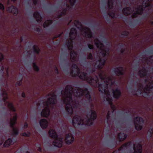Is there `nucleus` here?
Wrapping results in <instances>:
<instances>
[{"label":"nucleus","instance_id":"obj_57","mask_svg":"<svg viewBox=\"0 0 153 153\" xmlns=\"http://www.w3.org/2000/svg\"><path fill=\"white\" fill-rule=\"evenodd\" d=\"M140 88H142V85H141L140 86Z\"/></svg>","mask_w":153,"mask_h":153},{"label":"nucleus","instance_id":"obj_6","mask_svg":"<svg viewBox=\"0 0 153 153\" xmlns=\"http://www.w3.org/2000/svg\"><path fill=\"white\" fill-rule=\"evenodd\" d=\"M152 0H144L142 2V5L139 6L136 9L135 12L132 15V18L137 17V15H141L143 13V7L144 8L149 7L151 5Z\"/></svg>","mask_w":153,"mask_h":153},{"label":"nucleus","instance_id":"obj_63","mask_svg":"<svg viewBox=\"0 0 153 153\" xmlns=\"http://www.w3.org/2000/svg\"><path fill=\"white\" fill-rule=\"evenodd\" d=\"M142 94V92H141L140 93V94Z\"/></svg>","mask_w":153,"mask_h":153},{"label":"nucleus","instance_id":"obj_58","mask_svg":"<svg viewBox=\"0 0 153 153\" xmlns=\"http://www.w3.org/2000/svg\"><path fill=\"white\" fill-rule=\"evenodd\" d=\"M149 35H150V36H151V34H150V33H149Z\"/></svg>","mask_w":153,"mask_h":153},{"label":"nucleus","instance_id":"obj_29","mask_svg":"<svg viewBox=\"0 0 153 153\" xmlns=\"http://www.w3.org/2000/svg\"><path fill=\"white\" fill-rule=\"evenodd\" d=\"M113 0H108V6L109 9H111L113 7Z\"/></svg>","mask_w":153,"mask_h":153},{"label":"nucleus","instance_id":"obj_22","mask_svg":"<svg viewBox=\"0 0 153 153\" xmlns=\"http://www.w3.org/2000/svg\"><path fill=\"white\" fill-rule=\"evenodd\" d=\"M113 97L114 98H118L121 95V92L119 90L116 89L115 90H113Z\"/></svg>","mask_w":153,"mask_h":153},{"label":"nucleus","instance_id":"obj_38","mask_svg":"<svg viewBox=\"0 0 153 153\" xmlns=\"http://www.w3.org/2000/svg\"><path fill=\"white\" fill-rule=\"evenodd\" d=\"M92 58L93 57L91 53H90L89 54L88 56V59H92Z\"/></svg>","mask_w":153,"mask_h":153},{"label":"nucleus","instance_id":"obj_27","mask_svg":"<svg viewBox=\"0 0 153 153\" xmlns=\"http://www.w3.org/2000/svg\"><path fill=\"white\" fill-rule=\"evenodd\" d=\"M12 143V140L10 138H9L5 142L3 146L5 147H7L11 145Z\"/></svg>","mask_w":153,"mask_h":153},{"label":"nucleus","instance_id":"obj_42","mask_svg":"<svg viewBox=\"0 0 153 153\" xmlns=\"http://www.w3.org/2000/svg\"><path fill=\"white\" fill-rule=\"evenodd\" d=\"M0 9L1 10H4V7L1 4H0Z\"/></svg>","mask_w":153,"mask_h":153},{"label":"nucleus","instance_id":"obj_51","mask_svg":"<svg viewBox=\"0 0 153 153\" xmlns=\"http://www.w3.org/2000/svg\"><path fill=\"white\" fill-rule=\"evenodd\" d=\"M55 70L56 71V72L57 73H58V69H57V68H56L55 69Z\"/></svg>","mask_w":153,"mask_h":153},{"label":"nucleus","instance_id":"obj_8","mask_svg":"<svg viewBox=\"0 0 153 153\" xmlns=\"http://www.w3.org/2000/svg\"><path fill=\"white\" fill-rule=\"evenodd\" d=\"M77 31L74 28H72L70 30L69 33L70 38L68 40L67 45L68 50H71L73 48V40L76 37Z\"/></svg>","mask_w":153,"mask_h":153},{"label":"nucleus","instance_id":"obj_5","mask_svg":"<svg viewBox=\"0 0 153 153\" xmlns=\"http://www.w3.org/2000/svg\"><path fill=\"white\" fill-rule=\"evenodd\" d=\"M74 23L75 25L79 30L84 36L89 38H91L92 37V33L89 28L87 27H83L81 23L78 20L74 21Z\"/></svg>","mask_w":153,"mask_h":153},{"label":"nucleus","instance_id":"obj_56","mask_svg":"<svg viewBox=\"0 0 153 153\" xmlns=\"http://www.w3.org/2000/svg\"><path fill=\"white\" fill-rule=\"evenodd\" d=\"M21 41H22V37H21Z\"/></svg>","mask_w":153,"mask_h":153},{"label":"nucleus","instance_id":"obj_3","mask_svg":"<svg viewBox=\"0 0 153 153\" xmlns=\"http://www.w3.org/2000/svg\"><path fill=\"white\" fill-rule=\"evenodd\" d=\"M90 115L87 114V118L82 120L81 117L78 116H74L72 119V124L75 127L76 126L80 125L91 126L93 124V120L97 117V114L95 111L91 110Z\"/></svg>","mask_w":153,"mask_h":153},{"label":"nucleus","instance_id":"obj_26","mask_svg":"<svg viewBox=\"0 0 153 153\" xmlns=\"http://www.w3.org/2000/svg\"><path fill=\"white\" fill-rule=\"evenodd\" d=\"M5 104L7 105L8 107L10 109L11 111L13 112H15V109L12 103L7 102H5Z\"/></svg>","mask_w":153,"mask_h":153},{"label":"nucleus","instance_id":"obj_62","mask_svg":"<svg viewBox=\"0 0 153 153\" xmlns=\"http://www.w3.org/2000/svg\"><path fill=\"white\" fill-rule=\"evenodd\" d=\"M10 0H8V3L9 1Z\"/></svg>","mask_w":153,"mask_h":153},{"label":"nucleus","instance_id":"obj_61","mask_svg":"<svg viewBox=\"0 0 153 153\" xmlns=\"http://www.w3.org/2000/svg\"><path fill=\"white\" fill-rule=\"evenodd\" d=\"M26 153H30V152H27Z\"/></svg>","mask_w":153,"mask_h":153},{"label":"nucleus","instance_id":"obj_44","mask_svg":"<svg viewBox=\"0 0 153 153\" xmlns=\"http://www.w3.org/2000/svg\"><path fill=\"white\" fill-rule=\"evenodd\" d=\"M128 34V33L127 32H126V31H125V32H123L122 33V35H125V36H127Z\"/></svg>","mask_w":153,"mask_h":153},{"label":"nucleus","instance_id":"obj_54","mask_svg":"<svg viewBox=\"0 0 153 153\" xmlns=\"http://www.w3.org/2000/svg\"><path fill=\"white\" fill-rule=\"evenodd\" d=\"M62 33H61L59 35H58L57 36V37H59V36H60L61 35V34H62Z\"/></svg>","mask_w":153,"mask_h":153},{"label":"nucleus","instance_id":"obj_13","mask_svg":"<svg viewBox=\"0 0 153 153\" xmlns=\"http://www.w3.org/2000/svg\"><path fill=\"white\" fill-rule=\"evenodd\" d=\"M74 140V138L72 135L69 133L67 134L66 137L65 139V142L66 143L68 144H71L73 142Z\"/></svg>","mask_w":153,"mask_h":153},{"label":"nucleus","instance_id":"obj_41","mask_svg":"<svg viewBox=\"0 0 153 153\" xmlns=\"http://www.w3.org/2000/svg\"><path fill=\"white\" fill-rule=\"evenodd\" d=\"M88 46L89 48L90 49H93L94 48V46L93 45L89 44L88 45Z\"/></svg>","mask_w":153,"mask_h":153},{"label":"nucleus","instance_id":"obj_15","mask_svg":"<svg viewBox=\"0 0 153 153\" xmlns=\"http://www.w3.org/2000/svg\"><path fill=\"white\" fill-rule=\"evenodd\" d=\"M133 149L134 153H141L142 147L141 145L140 144H137L134 145Z\"/></svg>","mask_w":153,"mask_h":153},{"label":"nucleus","instance_id":"obj_7","mask_svg":"<svg viewBox=\"0 0 153 153\" xmlns=\"http://www.w3.org/2000/svg\"><path fill=\"white\" fill-rule=\"evenodd\" d=\"M49 136L52 138L55 139L53 141V144L55 146L60 147L62 146V138L59 139L56 132L53 129L49 130Z\"/></svg>","mask_w":153,"mask_h":153},{"label":"nucleus","instance_id":"obj_40","mask_svg":"<svg viewBox=\"0 0 153 153\" xmlns=\"http://www.w3.org/2000/svg\"><path fill=\"white\" fill-rule=\"evenodd\" d=\"M110 114L109 113V111H108V112L107 113V115H106V118H107V120H109V118L110 117Z\"/></svg>","mask_w":153,"mask_h":153},{"label":"nucleus","instance_id":"obj_34","mask_svg":"<svg viewBox=\"0 0 153 153\" xmlns=\"http://www.w3.org/2000/svg\"><path fill=\"white\" fill-rule=\"evenodd\" d=\"M147 60L151 63H153V56H150L149 58L147 59Z\"/></svg>","mask_w":153,"mask_h":153},{"label":"nucleus","instance_id":"obj_49","mask_svg":"<svg viewBox=\"0 0 153 153\" xmlns=\"http://www.w3.org/2000/svg\"><path fill=\"white\" fill-rule=\"evenodd\" d=\"M22 97H25V94L24 92H23L22 94Z\"/></svg>","mask_w":153,"mask_h":153},{"label":"nucleus","instance_id":"obj_2","mask_svg":"<svg viewBox=\"0 0 153 153\" xmlns=\"http://www.w3.org/2000/svg\"><path fill=\"white\" fill-rule=\"evenodd\" d=\"M73 88L71 85H67L64 91H61L62 95V100L63 103L66 104L65 110L69 114H72L73 113V107H76L78 103L77 100L79 97L85 95V97L90 100L91 96L89 92L86 88L84 89L79 87L76 88L73 91Z\"/></svg>","mask_w":153,"mask_h":153},{"label":"nucleus","instance_id":"obj_35","mask_svg":"<svg viewBox=\"0 0 153 153\" xmlns=\"http://www.w3.org/2000/svg\"><path fill=\"white\" fill-rule=\"evenodd\" d=\"M5 69L6 73L8 75V66L7 63H6L5 64Z\"/></svg>","mask_w":153,"mask_h":153},{"label":"nucleus","instance_id":"obj_53","mask_svg":"<svg viewBox=\"0 0 153 153\" xmlns=\"http://www.w3.org/2000/svg\"><path fill=\"white\" fill-rule=\"evenodd\" d=\"M4 66H2V68H1V70H2V71H3L4 70Z\"/></svg>","mask_w":153,"mask_h":153},{"label":"nucleus","instance_id":"obj_43","mask_svg":"<svg viewBox=\"0 0 153 153\" xmlns=\"http://www.w3.org/2000/svg\"><path fill=\"white\" fill-rule=\"evenodd\" d=\"M148 76L149 77L146 79L148 80V81L149 80L150 81V80H151L152 81H153V80L152 79H153V78H152V77H150V75H148Z\"/></svg>","mask_w":153,"mask_h":153},{"label":"nucleus","instance_id":"obj_18","mask_svg":"<svg viewBox=\"0 0 153 153\" xmlns=\"http://www.w3.org/2000/svg\"><path fill=\"white\" fill-rule=\"evenodd\" d=\"M134 11V10H132L131 8L130 7H125L123 10V13L126 16L130 14Z\"/></svg>","mask_w":153,"mask_h":153},{"label":"nucleus","instance_id":"obj_37","mask_svg":"<svg viewBox=\"0 0 153 153\" xmlns=\"http://www.w3.org/2000/svg\"><path fill=\"white\" fill-rule=\"evenodd\" d=\"M71 6L74 5L76 1V0H69Z\"/></svg>","mask_w":153,"mask_h":153},{"label":"nucleus","instance_id":"obj_39","mask_svg":"<svg viewBox=\"0 0 153 153\" xmlns=\"http://www.w3.org/2000/svg\"><path fill=\"white\" fill-rule=\"evenodd\" d=\"M4 58V56L2 54L0 53V61L1 62L2 60Z\"/></svg>","mask_w":153,"mask_h":153},{"label":"nucleus","instance_id":"obj_46","mask_svg":"<svg viewBox=\"0 0 153 153\" xmlns=\"http://www.w3.org/2000/svg\"><path fill=\"white\" fill-rule=\"evenodd\" d=\"M22 136H29V134H27L26 133H23L22 134Z\"/></svg>","mask_w":153,"mask_h":153},{"label":"nucleus","instance_id":"obj_50","mask_svg":"<svg viewBox=\"0 0 153 153\" xmlns=\"http://www.w3.org/2000/svg\"><path fill=\"white\" fill-rule=\"evenodd\" d=\"M38 150L39 151V152H41V151L42 149H41V147H39L38 148Z\"/></svg>","mask_w":153,"mask_h":153},{"label":"nucleus","instance_id":"obj_10","mask_svg":"<svg viewBox=\"0 0 153 153\" xmlns=\"http://www.w3.org/2000/svg\"><path fill=\"white\" fill-rule=\"evenodd\" d=\"M146 82L148 83L144 88L143 90L144 91V94H143V96L144 97H146V96L149 95V94L150 93L151 89L153 88V81L151 80L148 81L147 79H145Z\"/></svg>","mask_w":153,"mask_h":153},{"label":"nucleus","instance_id":"obj_16","mask_svg":"<svg viewBox=\"0 0 153 153\" xmlns=\"http://www.w3.org/2000/svg\"><path fill=\"white\" fill-rule=\"evenodd\" d=\"M105 60L104 59H100L98 61H97L95 65V66H96V65L98 64V65H97V67L98 69H101L104 65Z\"/></svg>","mask_w":153,"mask_h":153},{"label":"nucleus","instance_id":"obj_32","mask_svg":"<svg viewBox=\"0 0 153 153\" xmlns=\"http://www.w3.org/2000/svg\"><path fill=\"white\" fill-rule=\"evenodd\" d=\"M67 11V10L66 9H63L61 13L58 16V17H60L62 16L63 15H65V13Z\"/></svg>","mask_w":153,"mask_h":153},{"label":"nucleus","instance_id":"obj_30","mask_svg":"<svg viewBox=\"0 0 153 153\" xmlns=\"http://www.w3.org/2000/svg\"><path fill=\"white\" fill-rule=\"evenodd\" d=\"M33 48L34 52L37 54L39 53L40 51V50L38 47L36 45H34L33 47Z\"/></svg>","mask_w":153,"mask_h":153},{"label":"nucleus","instance_id":"obj_19","mask_svg":"<svg viewBox=\"0 0 153 153\" xmlns=\"http://www.w3.org/2000/svg\"><path fill=\"white\" fill-rule=\"evenodd\" d=\"M39 123L41 127L43 128H46L48 125V121L45 119H42L40 120Z\"/></svg>","mask_w":153,"mask_h":153},{"label":"nucleus","instance_id":"obj_59","mask_svg":"<svg viewBox=\"0 0 153 153\" xmlns=\"http://www.w3.org/2000/svg\"><path fill=\"white\" fill-rule=\"evenodd\" d=\"M13 0V1L14 2H15L16 1V0Z\"/></svg>","mask_w":153,"mask_h":153},{"label":"nucleus","instance_id":"obj_1","mask_svg":"<svg viewBox=\"0 0 153 153\" xmlns=\"http://www.w3.org/2000/svg\"><path fill=\"white\" fill-rule=\"evenodd\" d=\"M80 69L76 64H74L72 66L70 74L74 77L79 76L81 79L86 81L91 85L95 88L98 87L99 91L106 95V100L110 105L111 109L113 112L115 109V106L113 104L112 98L111 97L110 92L108 90V85L110 84L112 85V77L108 76L107 74L105 71H100L98 75L101 80L103 82L102 84L98 83V78L97 76L94 77L91 76L88 77L87 74L85 73H82L80 74Z\"/></svg>","mask_w":153,"mask_h":153},{"label":"nucleus","instance_id":"obj_11","mask_svg":"<svg viewBox=\"0 0 153 153\" xmlns=\"http://www.w3.org/2000/svg\"><path fill=\"white\" fill-rule=\"evenodd\" d=\"M143 123V120L141 117H137L134 119V123L135 128L137 130H141Z\"/></svg>","mask_w":153,"mask_h":153},{"label":"nucleus","instance_id":"obj_17","mask_svg":"<svg viewBox=\"0 0 153 153\" xmlns=\"http://www.w3.org/2000/svg\"><path fill=\"white\" fill-rule=\"evenodd\" d=\"M123 68L122 67H117L114 70V72L117 76L123 74Z\"/></svg>","mask_w":153,"mask_h":153},{"label":"nucleus","instance_id":"obj_20","mask_svg":"<svg viewBox=\"0 0 153 153\" xmlns=\"http://www.w3.org/2000/svg\"><path fill=\"white\" fill-rule=\"evenodd\" d=\"M77 56V53L74 51H72L70 53V59L71 62H74L76 61Z\"/></svg>","mask_w":153,"mask_h":153},{"label":"nucleus","instance_id":"obj_36","mask_svg":"<svg viewBox=\"0 0 153 153\" xmlns=\"http://www.w3.org/2000/svg\"><path fill=\"white\" fill-rule=\"evenodd\" d=\"M108 15L112 18H114L115 17V13L113 12L110 13L108 14Z\"/></svg>","mask_w":153,"mask_h":153},{"label":"nucleus","instance_id":"obj_48","mask_svg":"<svg viewBox=\"0 0 153 153\" xmlns=\"http://www.w3.org/2000/svg\"><path fill=\"white\" fill-rule=\"evenodd\" d=\"M27 126H28V125H27V123H25L24 124V128H26L27 127Z\"/></svg>","mask_w":153,"mask_h":153},{"label":"nucleus","instance_id":"obj_45","mask_svg":"<svg viewBox=\"0 0 153 153\" xmlns=\"http://www.w3.org/2000/svg\"><path fill=\"white\" fill-rule=\"evenodd\" d=\"M33 3L34 5H36L37 2V0H33Z\"/></svg>","mask_w":153,"mask_h":153},{"label":"nucleus","instance_id":"obj_24","mask_svg":"<svg viewBox=\"0 0 153 153\" xmlns=\"http://www.w3.org/2000/svg\"><path fill=\"white\" fill-rule=\"evenodd\" d=\"M131 144V142H128L125 143L122 145L121 147L118 149V151H120L121 150L127 149L130 146Z\"/></svg>","mask_w":153,"mask_h":153},{"label":"nucleus","instance_id":"obj_47","mask_svg":"<svg viewBox=\"0 0 153 153\" xmlns=\"http://www.w3.org/2000/svg\"><path fill=\"white\" fill-rule=\"evenodd\" d=\"M149 131L151 134H153V128L150 129L149 130Z\"/></svg>","mask_w":153,"mask_h":153},{"label":"nucleus","instance_id":"obj_55","mask_svg":"<svg viewBox=\"0 0 153 153\" xmlns=\"http://www.w3.org/2000/svg\"><path fill=\"white\" fill-rule=\"evenodd\" d=\"M151 24L152 25H153V21H152L151 22Z\"/></svg>","mask_w":153,"mask_h":153},{"label":"nucleus","instance_id":"obj_33","mask_svg":"<svg viewBox=\"0 0 153 153\" xmlns=\"http://www.w3.org/2000/svg\"><path fill=\"white\" fill-rule=\"evenodd\" d=\"M33 66L34 70L37 71L39 70V68L36 65V64L34 63H33Z\"/></svg>","mask_w":153,"mask_h":153},{"label":"nucleus","instance_id":"obj_9","mask_svg":"<svg viewBox=\"0 0 153 153\" xmlns=\"http://www.w3.org/2000/svg\"><path fill=\"white\" fill-rule=\"evenodd\" d=\"M94 41L95 45L100 50V54L102 57H104L106 55L107 51L103 44L97 38L94 39Z\"/></svg>","mask_w":153,"mask_h":153},{"label":"nucleus","instance_id":"obj_23","mask_svg":"<svg viewBox=\"0 0 153 153\" xmlns=\"http://www.w3.org/2000/svg\"><path fill=\"white\" fill-rule=\"evenodd\" d=\"M126 134L124 133H119L117 135V138L119 139L120 141H123L127 137Z\"/></svg>","mask_w":153,"mask_h":153},{"label":"nucleus","instance_id":"obj_28","mask_svg":"<svg viewBox=\"0 0 153 153\" xmlns=\"http://www.w3.org/2000/svg\"><path fill=\"white\" fill-rule=\"evenodd\" d=\"M52 23V21L49 20L45 21L43 24V27L44 28L47 27Z\"/></svg>","mask_w":153,"mask_h":153},{"label":"nucleus","instance_id":"obj_25","mask_svg":"<svg viewBox=\"0 0 153 153\" xmlns=\"http://www.w3.org/2000/svg\"><path fill=\"white\" fill-rule=\"evenodd\" d=\"M33 16L38 22H41L42 20V17L40 16L39 13L37 12H36L34 13Z\"/></svg>","mask_w":153,"mask_h":153},{"label":"nucleus","instance_id":"obj_21","mask_svg":"<svg viewBox=\"0 0 153 153\" xmlns=\"http://www.w3.org/2000/svg\"><path fill=\"white\" fill-rule=\"evenodd\" d=\"M148 70L144 67L139 71V74L140 77H143L147 75Z\"/></svg>","mask_w":153,"mask_h":153},{"label":"nucleus","instance_id":"obj_31","mask_svg":"<svg viewBox=\"0 0 153 153\" xmlns=\"http://www.w3.org/2000/svg\"><path fill=\"white\" fill-rule=\"evenodd\" d=\"M2 94L3 96L4 101L5 102L8 99L7 93L6 91H3Z\"/></svg>","mask_w":153,"mask_h":153},{"label":"nucleus","instance_id":"obj_60","mask_svg":"<svg viewBox=\"0 0 153 153\" xmlns=\"http://www.w3.org/2000/svg\"><path fill=\"white\" fill-rule=\"evenodd\" d=\"M123 51H121V53H123Z\"/></svg>","mask_w":153,"mask_h":153},{"label":"nucleus","instance_id":"obj_52","mask_svg":"<svg viewBox=\"0 0 153 153\" xmlns=\"http://www.w3.org/2000/svg\"><path fill=\"white\" fill-rule=\"evenodd\" d=\"M3 142V141L2 140H1L0 141V145H1L2 144Z\"/></svg>","mask_w":153,"mask_h":153},{"label":"nucleus","instance_id":"obj_4","mask_svg":"<svg viewBox=\"0 0 153 153\" xmlns=\"http://www.w3.org/2000/svg\"><path fill=\"white\" fill-rule=\"evenodd\" d=\"M48 96L51 97L48 99L47 101L44 103V105H46V106L41 113V116L42 117H47L49 116L50 114V110L49 109V105L53 106L56 102V96L54 92L50 93Z\"/></svg>","mask_w":153,"mask_h":153},{"label":"nucleus","instance_id":"obj_14","mask_svg":"<svg viewBox=\"0 0 153 153\" xmlns=\"http://www.w3.org/2000/svg\"><path fill=\"white\" fill-rule=\"evenodd\" d=\"M7 11L9 13H13L14 15H16L18 13V9L17 8L11 6L7 9Z\"/></svg>","mask_w":153,"mask_h":153},{"label":"nucleus","instance_id":"obj_12","mask_svg":"<svg viewBox=\"0 0 153 153\" xmlns=\"http://www.w3.org/2000/svg\"><path fill=\"white\" fill-rule=\"evenodd\" d=\"M14 115L12 119H10V126L13 128V131L14 134L17 135L18 134V128H14L13 126L16 123L17 119V114L16 113H14Z\"/></svg>","mask_w":153,"mask_h":153}]
</instances>
